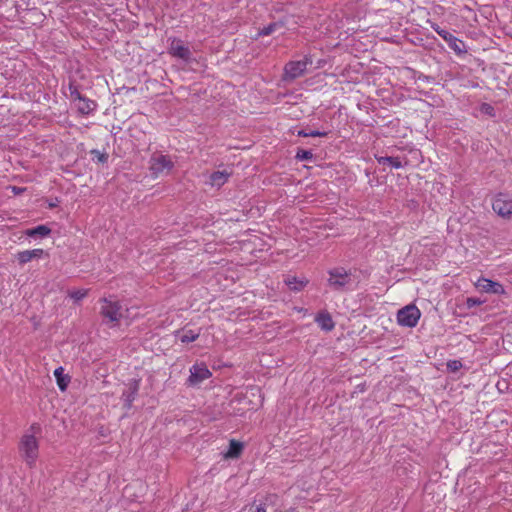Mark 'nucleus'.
I'll return each instance as SVG.
<instances>
[{"mask_svg":"<svg viewBox=\"0 0 512 512\" xmlns=\"http://www.w3.org/2000/svg\"><path fill=\"white\" fill-rule=\"evenodd\" d=\"M329 277L327 285L336 292H345L350 290L352 284L351 272L344 267H334L327 271Z\"/></svg>","mask_w":512,"mask_h":512,"instance_id":"1","label":"nucleus"},{"mask_svg":"<svg viewBox=\"0 0 512 512\" xmlns=\"http://www.w3.org/2000/svg\"><path fill=\"white\" fill-rule=\"evenodd\" d=\"M493 212L504 220L512 219V197L507 192H498L491 199Z\"/></svg>","mask_w":512,"mask_h":512,"instance_id":"2","label":"nucleus"},{"mask_svg":"<svg viewBox=\"0 0 512 512\" xmlns=\"http://www.w3.org/2000/svg\"><path fill=\"white\" fill-rule=\"evenodd\" d=\"M19 450L25 462L32 466L39 454V444L34 435H24L19 444Z\"/></svg>","mask_w":512,"mask_h":512,"instance_id":"3","label":"nucleus"},{"mask_svg":"<svg viewBox=\"0 0 512 512\" xmlns=\"http://www.w3.org/2000/svg\"><path fill=\"white\" fill-rule=\"evenodd\" d=\"M189 372L185 385L190 388H199L205 380L212 377V372L204 362L195 363L190 367Z\"/></svg>","mask_w":512,"mask_h":512,"instance_id":"4","label":"nucleus"},{"mask_svg":"<svg viewBox=\"0 0 512 512\" xmlns=\"http://www.w3.org/2000/svg\"><path fill=\"white\" fill-rule=\"evenodd\" d=\"M311 64L312 58L309 55H306L302 60L289 61L284 67L283 79L291 81L301 77L306 72L307 66Z\"/></svg>","mask_w":512,"mask_h":512,"instance_id":"5","label":"nucleus"},{"mask_svg":"<svg viewBox=\"0 0 512 512\" xmlns=\"http://www.w3.org/2000/svg\"><path fill=\"white\" fill-rule=\"evenodd\" d=\"M421 312L414 304L406 305L397 313V322L400 326L413 328L418 324Z\"/></svg>","mask_w":512,"mask_h":512,"instance_id":"6","label":"nucleus"},{"mask_svg":"<svg viewBox=\"0 0 512 512\" xmlns=\"http://www.w3.org/2000/svg\"><path fill=\"white\" fill-rule=\"evenodd\" d=\"M102 302V306L100 309V315L103 317L105 323H115L118 322L121 317V309L122 306L119 301H111L107 298H102L100 300Z\"/></svg>","mask_w":512,"mask_h":512,"instance_id":"7","label":"nucleus"},{"mask_svg":"<svg viewBox=\"0 0 512 512\" xmlns=\"http://www.w3.org/2000/svg\"><path fill=\"white\" fill-rule=\"evenodd\" d=\"M174 168V162L168 155L154 153L149 161V170L153 177H158L164 171H171Z\"/></svg>","mask_w":512,"mask_h":512,"instance_id":"8","label":"nucleus"},{"mask_svg":"<svg viewBox=\"0 0 512 512\" xmlns=\"http://www.w3.org/2000/svg\"><path fill=\"white\" fill-rule=\"evenodd\" d=\"M168 53L174 57L183 60L184 62H190L192 59V53L190 48L185 45L184 41L177 37L168 39Z\"/></svg>","mask_w":512,"mask_h":512,"instance_id":"9","label":"nucleus"},{"mask_svg":"<svg viewBox=\"0 0 512 512\" xmlns=\"http://www.w3.org/2000/svg\"><path fill=\"white\" fill-rule=\"evenodd\" d=\"M140 389V379H130L125 384V389L122 391L121 400L123 401V407L126 410L132 408L133 402L136 399Z\"/></svg>","mask_w":512,"mask_h":512,"instance_id":"10","label":"nucleus"},{"mask_svg":"<svg viewBox=\"0 0 512 512\" xmlns=\"http://www.w3.org/2000/svg\"><path fill=\"white\" fill-rule=\"evenodd\" d=\"M257 507H263L267 512H279L281 508L280 497L275 493H268L253 501Z\"/></svg>","mask_w":512,"mask_h":512,"instance_id":"11","label":"nucleus"},{"mask_svg":"<svg viewBox=\"0 0 512 512\" xmlns=\"http://www.w3.org/2000/svg\"><path fill=\"white\" fill-rule=\"evenodd\" d=\"M476 287L479 291L485 292V293H491V294H505L504 286L497 281L481 277L476 282Z\"/></svg>","mask_w":512,"mask_h":512,"instance_id":"12","label":"nucleus"},{"mask_svg":"<svg viewBox=\"0 0 512 512\" xmlns=\"http://www.w3.org/2000/svg\"><path fill=\"white\" fill-rule=\"evenodd\" d=\"M45 254L43 249H33V250H24L20 251L15 255V259L17 260L20 266L25 265L26 263L32 261L33 259H40Z\"/></svg>","mask_w":512,"mask_h":512,"instance_id":"13","label":"nucleus"},{"mask_svg":"<svg viewBox=\"0 0 512 512\" xmlns=\"http://www.w3.org/2000/svg\"><path fill=\"white\" fill-rule=\"evenodd\" d=\"M284 283L291 291L300 292L308 285L309 280L306 277L287 275L284 279Z\"/></svg>","mask_w":512,"mask_h":512,"instance_id":"14","label":"nucleus"},{"mask_svg":"<svg viewBox=\"0 0 512 512\" xmlns=\"http://www.w3.org/2000/svg\"><path fill=\"white\" fill-rule=\"evenodd\" d=\"M315 322L323 331L326 332L332 331L335 327L331 314L326 310H323L316 315Z\"/></svg>","mask_w":512,"mask_h":512,"instance_id":"15","label":"nucleus"},{"mask_svg":"<svg viewBox=\"0 0 512 512\" xmlns=\"http://www.w3.org/2000/svg\"><path fill=\"white\" fill-rule=\"evenodd\" d=\"M445 42L448 44L449 48L455 52L456 55L460 56L467 53L465 42L454 36L452 33L445 40Z\"/></svg>","mask_w":512,"mask_h":512,"instance_id":"16","label":"nucleus"},{"mask_svg":"<svg viewBox=\"0 0 512 512\" xmlns=\"http://www.w3.org/2000/svg\"><path fill=\"white\" fill-rule=\"evenodd\" d=\"M97 108V103L84 95L78 100L77 110L82 115H89Z\"/></svg>","mask_w":512,"mask_h":512,"instance_id":"17","label":"nucleus"},{"mask_svg":"<svg viewBox=\"0 0 512 512\" xmlns=\"http://www.w3.org/2000/svg\"><path fill=\"white\" fill-rule=\"evenodd\" d=\"M52 230L47 225L41 224L36 227L28 228L24 234L30 238H45L51 234Z\"/></svg>","mask_w":512,"mask_h":512,"instance_id":"18","label":"nucleus"},{"mask_svg":"<svg viewBox=\"0 0 512 512\" xmlns=\"http://www.w3.org/2000/svg\"><path fill=\"white\" fill-rule=\"evenodd\" d=\"M54 376L56 378L59 390L62 392L66 391L71 381V377L68 374L64 373V368L62 366L57 367L54 370Z\"/></svg>","mask_w":512,"mask_h":512,"instance_id":"19","label":"nucleus"},{"mask_svg":"<svg viewBox=\"0 0 512 512\" xmlns=\"http://www.w3.org/2000/svg\"><path fill=\"white\" fill-rule=\"evenodd\" d=\"M244 445L242 442L237 440H230L229 448L225 454L226 458L236 459L239 458L243 452Z\"/></svg>","mask_w":512,"mask_h":512,"instance_id":"20","label":"nucleus"},{"mask_svg":"<svg viewBox=\"0 0 512 512\" xmlns=\"http://www.w3.org/2000/svg\"><path fill=\"white\" fill-rule=\"evenodd\" d=\"M375 159L377 160V162L379 164H383V165H390L392 168H395V169H400L402 168L404 165L400 159V157H392V156H378V155H375Z\"/></svg>","mask_w":512,"mask_h":512,"instance_id":"21","label":"nucleus"},{"mask_svg":"<svg viewBox=\"0 0 512 512\" xmlns=\"http://www.w3.org/2000/svg\"><path fill=\"white\" fill-rule=\"evenodd\" d=\"M230 174L226 171H215L210 175V181L213 186L221 187L224 185Z\"/></svg>","mask_w":512,"mask_h":512,"instance_id":"22","label":"nucleus"},{"mask_svg":"<svg viewBox=\"0 0 512 512\" xmlns=\"http://www.w3.org/2000/svg\"><path fill=\"white\" fill-rule=\"evenodd\" d=\"M284 26V23L279 22H272L268 24L267 26H264L258 30L257 36H268L271 35L274 31H276L278 28H281Z\"/></svg>","mask_w":512,"mask_h":512,"instance_id":"23","label":"nucleus"},{"mask_svg":"<svg viewBox=\"0 0 512 512\" xmlns=\"http://www.w3.org/2000/svg\"><path fill=\"white\" fill-rule=\"evenodd\" d=\"M89 154L92 156V161H97L106 164L109 159V154L106 151H99L98 149L90 150Z\"/></svg>","mask_w":512,"mask_h":512,"instance_id":"24","label":"nucleus"},{"mask_svg":"<svg viewBox=\"0 0 512 512\" xmlns=\"http://www.w3.org/2000/svg\"><path fill=\"white\" fill-rule=\"evenodd\" d=\"M329 134L328 131H320V130H307L301 129L297 132L299 137H326Z\"/></svg>","mask_w":512,"mask_h":512,"instance_id":"25","label":"nucleus"},{"mask_svg":"<svg viewBox=\"0 0 512 512\" xmlns=\"http://www.w3.org/2000/svg\"><path fill=\"white\" fill-rule=\"evenodd\" d=\"M200 333L195 332L194 330H183L182 335L180 336V341L182 343H190L198 339Z\"/></svg>","mask_w":512,"mask_h":512,"instance_id":"26","label":"nucleus"},{"mask_svg":"<svg viewBox=\"0 0 512 512\" xmlns=\"http://www.w3.org/2000/svg\"><path fill=\"white\" fill-rule=\"evenodd\" d=\"M295 159L298 161H308L313 159V153L311 150H306L302 148H298Z\"/></svg>","mask_w":512,"mask_h":512,"instance_id":"27","label":"nucleus"},{"mask_svg":"<svg viewBox=\"0 0 512 512\" xmlns=\"http://www.w3.org/2000/svg\"><path fill=\"white\" fill-rule=\"evenodd\" d=\"M68 89L70 92V97H71L72 101H74V102L78 101L83 96L80 93V91L78 90V86L76 84H74L73 82L69 83Z\"/></svg>","mask_w":512,"mask_h":512,"instance_id":"28","label":"nucleus"},{"mask_svg":"<svg viewBox=\"0 0 512 512\" xmlns=\"http://www.w3.org/2000/svg\"><path fill=\"white\" fill-rule=\"evenodd\" d=\"M480 112L484 115H487V116H490V117H495L496 116V112H495V109L494 107L489 104V103H482L480 105V108H479Z\"/></svg>","mask_w":512,"mask_h":512,"instance_id":"29","label":"nucleus"},{"mask_svg":"<svg viewBox=\"0 0 512 512\" xmlns=\"http://www.w3.org/2000/svg\"><path fill=\"white\" fill-rule=\"evenodd\" d=\"M87 294H88V290L78 289V290H74V291L70 292L69 296L75 302H78V301L82 300L83 298H85L87 296Z\"/></svg>","mask_w":512,"mask_h":512,"instance_id":"30","label":"nucleus"},{"mask_svg":"<svg viewBox=\"0 0 512 512\" xmlns=\"http://www.w3.org/2000/svg\"><path fill=\"white\" fill-rule=\"evenodd\" d=\"M431 28L445 41L451 33L443 28H441L438 24L432 23Z\"/></svg>","mask_w":512,"mask_h":512,"instance_id":"31","label":"nucleus"},{"mask_svg":"<svg viewBox=\"0 0 512 512\" xmlns=\"http://www.w3.org/2000/svg\"><path fill=\"white\" fill-rule=\"evenodd\" d=\"M485 302V300H481L480 298H476V297H468L466 299V307L468 309H471L473 307H476V306H479V305H482L483 303Z\"/></svg>","mask_w":512,"mask_h":512,"instance_id":"32","label":"nucleus"},{"mask_svg":"<svg viewBox=\"0 0 512 512\" xmlns=\"http://www.w3.org/2000/svg\"><path fill=\"white\" fill-rule=\"evenodd\" d=\"M462 368V363L459 360H450L447 362V369L450 372H457Z\"/></svg>","mask_w":512,"mask_h":512,"instance_id":"33","label":"nucleus"},{"mask_svg":"<svg viewBox=\"0 0 512 512\" xmlns=\"http://www.w3.org/2000/svg\"><path fill=\"white\" fill-rule=\"evenodd\" d=\"M29 431H30L29 435H34V437H36V435L41 434L42 427H41V425L39 423H33L30 426Z\"/></svg>","mask_w":512,"mask_h":512,"instance_id":"34","label":"nucleus"},{"mask_svg":"<svg viewBox=\"0 0 512 512\" xmlns=\"http://www.w3.org/2000/svg\"><path fill=\"white\" fill-rule=\"evenodd\" d=\"M242 512H267L263 509V507H257L253 503L250 506H246Z\"/></svg>","mask_w":512,"mask_h":512,"instance_id":"35","label":"nucleus"},{"mask_svg":"<svg viewBox=\"0 0 512 512\" xmlns=\"http://www.w3.org/2000/svg\"><path fill=\"white\" fill-rule=\"evenodd\" d=\"M97 432H98V435H99L100 437H107V436L109 435V433H110V432H109V429H108L107 427L103 426V425H101V426L98 428Z\"/></svg>","mask_w":512,"mask_h":512,"instance_id":"36","label":"nucleus"},{"mask_svg":"<svg viewBox=\"0 0 512 512\" xmlns=\"http://www.w3.org/2000/svg\"><path fill=\"white\" fill-rule=\"evenodd\" d=\"M25 190H26V188L12 186V191L14 192L15 195H19L22 192H24Z\"/></svg>","mask_w":512,"mask_h":512,"instance_id":"37","label":"nucleus"},{"mask_svg":"<svg viewBox=\"0 0 512 512\" xmlns=\"http://www.w3.org/2000/svg\"><path fill=\"white\" fill-rule=\"evenodd\" d=\"M57 202H58L57 200H56V202H50V203H49V207H50V208H54V207H56V206H57Z\"/></svg>","mask_w":512,"mask_h":512,"instance_id":"38","label":"nucleus"},{"mask_svg":"<svg viewBox=\"0 0 512 512\" xmlns=\"http://www.w3.org/2000/svg\"><path fill=\"white\" fill-rule=\"evenodd\" d=\"M370 174H371V172H370L368 169H366V170H365V175H366L367 177H369V176H370Z\"/></svg>","mask_w":512,"mask_h":512,"instance_id":"39","label":"nucleus"},{"mask_svg":"<svg viewBox=\"0 0 512 512\" xmlns=\"http://www.w3.org/2000/svg\"><path fill=\"white\" fill-rule=\"evenodd\" d=\"M511 38H512V34H511Z\"/></svg>","mask_w":512,"mask_h":512,"instance_id":"40","label":"nucleus"}]
</instances>
